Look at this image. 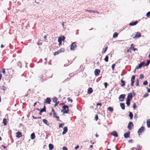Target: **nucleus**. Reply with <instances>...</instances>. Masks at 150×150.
Here are the masks:
<instances>
[{
	"mask_svg": "<svg viewBox=\"0 0 150 150\" xmlns=\"http://www.w3.org/2000/svg\"><path fill=\"white\" fill-rule=\"evenodd\" d=\"M17 66L21 68V62H17Z\"/></svg>",
	"mask_w": 150,
	"mask_h": 150,
	"instance_id": "53",
	"label": "nucleus"
},
{
	"mask_svg": "<svg viewBox=\"0 0 150 150\" xmlns=\"http://www.w3.org/2000/svg\"><path fill=\"white\" fill-rule=\"evenodd\" d=\"M116 66V65H115V64H113L112 66H111V68H112V69L113 70H114V69H115V67Z\"/></svg>",
	"mask_w": 150,
	"mask_h": 150,
	"instance_id": "46",
	"label": "nucleus"
},
{
	"mask_svg": "<svg viewBox=\"0 0 150 150\" xmlns=\"http://www.w3.org/2000/svg\"><path fill=\"white\" fill-rule=\"evenodd\" d=\"M149 96V94L148 93H145L143 96V97L144 98L147 97Z\"/></svg>",
	"mask_w": 150,
	"mask_h": 150,
	"instance_id": "45",
	"label": "nucleus"
},
{
	"mask_svg": "<svg viewBox=\"0 0 150 150\" xmlns=\"http://www.w3.org/2000/svg\"><path fill=\"white\" fill-rule=\"evenodd\" d=\"M16 137L17 138H20L22 136V133L18 131L16 133Z\"/></svg>",
	"mask_w": 150,
	"mask_h": 150,
	"instance_id": "14",
	"label": "nucleus"
},
{
	"mask_svg": "<svg viewBox=\"0 0 150 150\" xmlns=\"http://www.w3.org/2000/svg\"><path fill=\"white\" fill-rule=\"evenodd\" d=\"M64 124H65L64 123H59V128H63V126L64 125Z\"/></svg>",
	"mask_w": 150,
	"mask_h": 150,
	"instance_id": "31",
	"label": "nucleus"
},
{
	"mask_svg": "<svg viewBox=\"0 0 150 150\" xmlns=\"http://www.w3.org/2000/svg\"><path fill=\"white\" fill-rule=\"evenodd\" d=\"M132 98V93H128L126 100L129 101H131Z\"/></svg>",
	"mask_w": 150,
	"mask_h": 150,
	"instance_id": "8",
	"label": "nucleus"
},
{
	"mask_svg": "<svg viewBox=\"0 0 150 150\" xmlns=\"http://www.w3.org/2000/svg\"><path fill=\"white\" fill-rule=\"evenodd\" d=\"M69 106L67 105H64L62 107L61 112H62L63 114H67L69 113Z\"/></svg>",
	"mask_w": 150,
	"mask_h": 150,
	"instance_id": "1",
	"label": "nucleus"
},
{
	"mask_svg": "<svg viewBox=\"0 0 150 150\" xmlns=\"http://www.w3.org/2000/svg\"><path fill=\"white\" fill-rule=\"evenodd\" d=\"M134 124L132 122L130 121L129 122L127 125V128L129 130H131L132 128V127H133Z\"/></svg>",
	"mask_w": 150,
	"mask_h": 150,
	"instance_id": "5",
	"label": "nucleus"
},
{
	"mask_svg": "<svg viewBox=\"0 0 150 150\" xmlns=\"http://www.w3.org/2000/svg\"><path fill=\"white\" fill-rule=\"evenodd\" d=\"M85 11H86L90 13H93V12H94V11H93V10H88L87 9H85Z\"/></svg>",
	"mask_w": 150,
	"mask_h": 150,
	"instance_id": "49",
	"label": "nucleus"
},
{
	"mask_svg": "<svg viewBox=\"0 0 150 150\" xmlns=\"http://www.w3.org/2000/svg\"><path fill=\"white\" fill-rule=\"evenodd\" d=\"M126 103L127 106H129L130 104V101L126 100Z\"/></svg>",
	"mask_w": 150,
	"mask_h": 150,
	"instance_id": "39",
	"label": "nucleus"
},
{
	"mask_svg": "<svg viewBox=\"0 0 150 150\" xmlns=\"http://www.w3.org/2000/svg\"><path fill=\"white\" fill-rule=\"evenodd\" d=\"M62 38H58V42H59V45L60 46L62 44V40H61Z\"/></svg>",
	"mask_w": 150,
	"mask_h": 150,
	"instance_id": "28",
	"label": "nucleus"
},
{
	"mask_svg": "<svg viewBox=\"0 0 150 150\" xmlns=\"http://www.w3.org/2000/svg\"><path fill=\"white\" fill-rule=\"evenodd\" d=\"M135 76L133 75L131 77V86H134V80L135 79Z\"/></svg>",
	"mask_w": 150,
	"mask_h": 150,
	"instance_id": "10",
	"label": "nucleus"
},
{
	"mask_svg": "<svg viewBox=\"0 0 150 150\" xmlns=\"http://www.w3.org/2000/svg\"><path fill=\"white\" fill-rule=\"evenodd\" d=\"M46 107L45 105H44L43 108L42 109H40V110L41 112H46Z\"/></svg>",
	"mask_w": 150,
	"mask_h": 150,
	"instance_id": "26",
	"label": "nucleus"
},
{
	"mask_svg": "<svg viewBox=\"0 0 150 150\" xmlns=\"http://www.w3.org/2000/svg\"><path fill=\"white\" fill-rule=\"evenodd\" d=\"M32 117L34 119H40L41 118V117H35L33 115H32Z\"/></svg>",
	"mask_w": 150,
	"mask_h": 150,
	"instance_id": "43",
	"label": "nucleus"
},
{
	"mask_svg": "<svg viewBox=\"0 0 150 150\" xmlns=\"http://www.w3.org/2000/svg\"><path fill=\"white\" fill-rule=\"evenodd\" d=\"M54 103H55V104L54 105V107H55L56 106H57V105L59 104V102L57 101V102H55Z\"/></svg>",
	"mask_w": 150,
	"mask_h": 150,
	"instance_id": "55",
	"label": "nucleus"
},
{
	"mask_svg": "<svg viewBox=\"0 0 150 150\" xmlns=\"http://www.w3.org/2000/svg\"><path fill=\"white\" fill-rule=\"evenodd\" d=\"M118 33L117 32H115L113 35V38H116L118 35Z\"/></svg>",
	"mask_w": 150,
	"mask_h": 150,
	"instance_id": "32",
	"label": "nucleus"
},
{
	"mask_svg": "<svg viewBox=\"0 0 150 150\" xmlns=\"http://www.w3.org/2000/svg\"><path fill=\"white\" fill-rule=\"evenodd\" d=\"M134 47V45L133 44H132L131 45V46L130 47L129 49L132 50Z\"/></svg>",
	"mask_w": 150,
	"mask_h": 150,
	"instance_id": "54",
	"label": "nucleus"
},
{
	"mask_svg": "<svg viewBox=\"0 0 150 150\" xmlns=\"http://www.w3.org/2000/svg\"><path fill=\"white\" fill-rule=\"evenodd\" d=\"M138 118L137 115L136 113H135L134 115V118L136 120Z\"/></svg>",
	"mask_w": 150,
	"mask_h": 150,
	"instance_id": "57",
	"label": "nucleus"
},
{
	"mask_svg": "<svg viewBox=\"0 0 150 150\" xmlns=\"http://www.w3.org/2000/svg\"><path fill=\"white\" fill-rule=\"evenodd\" d=\"M108 110H109V111L112 112L113 111L114 109L112 107L109 106L107 108Z\"/></svg>",
	"mask_w": 150,
	"mask_h": 150,
	"instance_id": "27",
	"label": "nucleus"
},
{
	"mask_svg": "<svg viewBox=\"0 0 150 150\" xmlns=\"http://www.w3.org/2000/svg\"><path fill=\"white\" fill-rule=\"evenodd\" d=\"M146 89L147 90L148 93H150V88H148V87H146Z\"/></svg>",
	"mask_w": 150,
	"mask_h": 150,
	"instance_id": "64",
	"label": "nucleus"
},
{
	"mask_svg": "<svg viewBox=\"0 0 150 150\" xmlns=\"http://www.w3.org/2000/svg\"><path fill=\"white\" fill-rule=\"evenodd\" d=\"M62 149V150H68L67 147L66 146H63Z\"/></svg>",
	"mask_w": 150,
	"mask_h": 150,
	"instance_id": "63",
	"label": "nucleus"
},
{
	"mask_svg": "<svg viewBox=\"0 0 150 150\" xmlns=\"http://www.w3.org/2000/svg\"><path fill=\"white\" fill-rule=\"evenodd\" d=\"M63 131L62 133V135L65 134L68 131V128L67 127H65L63 128Z\"/></svg>",
	"mask_w": 150,
	"mask_h": 150,
	"instance_id": "15",
	"label": "nucleus"
},
{
	"mask_svg": "<svg viewBox=\"0 0 150 150\" xmlns=\"http://www.w3.org/2000/svg\"><path fill=\"white\" fill-rule=\"evenodd\" d=\"M102 103H97L96 104V106H102Z\"/></svg>",
	"mask_w": 150,
	"mask_h": 150,
	"instance_id": "59",
	"label": "nucleus"
},
{
	"mask_svg": "<svg viewBox=\"0 0 150 150\" xmlns=\"http://www.w3.org/2000/svg\"><path fill=\"white\" fill-rule=\"evenodd\" d=\"M134 149L136 150H142V148L141 147H138V148L134 147Z\"/></svg>",
	"mask_w": 150,
	"mask_h": 150,
	"instance_id": "56",
	"label": "nucleus"
},
{
	"mask_svg": "<svg viewBox=\"0 0 150 150\" xmlns=\"http://www.w3.org/2000/svg\"><path fill=\"white\" fill-rule=\"evenodd\" d=\"M98 119V115L97 114H96L95 115V117L94 118V120L96 121H97Z\"/></svg>",
	"mask_w": 150,
	"mask_h": 150,
	"instance_id": "42",
	"label": "nucleus"
},
{
	"mask_svg": "<svg viewBox=\"0 0 150 150\" xmlns=\"http://www.w3.org/2000/svg\"><path fill=\"white\" fill-rule=\"evenodd\" d=\"M55 118L57 119V121H59L61 122H62V121L59 119V116H57Z\"/></svg>",
	"mask_w": 150,
	"mask_h": 150,
	"instance_id": "50",
	"label": "nucleus"
},
{
	"mask_svg": "<svg viewBox=\"0 0 150 150\" xmlns=\"http://www.w3.org/2000/svg\"><path fill=\"white\" fill-rule=\"evenodd\" d=\"M59 53H60L59 52V51L58 50L57 51H56V52H54V53H53V54L54 56H56V55H57Z\"/></svg>",
	"mask_w": 150,
	"mask_h": 150,
	"instance_id": "44",
	"label": "nucleus"
},
{
	"mask_svg": "<svg viewBox=\"0 0 150 150\" xmlns=\"http://www.w3.org/2000/svg\"><path fill=\"white\" fill-rule=\"evenodd\" d=\"M148 82L147 80L144 81L143 83V85L144 86H146L148 84Z\"/></svg>",
	"mask_w": 150,
	"mask_h": 150,
	"instance_id": "41",
	"label": "nucleus"
},
{
	"mask_svg": "<svg viewBox=\"0 0 150 150\" xmlns=\"http://www.w3.org/2000/svg\"><path fill=\"white\" fill-rule=\"evenodd\" d=\"M121 86L122 87H124L125 85V81L123 80L122 79L121 80Z\"/></svg>",
	"mask_w": 150,
	"mask_h": 150,
	"instance_id": "21",
	"label": "nucleus"
},
{
	"mask_svg": "<svg viewBox=\"0 0 150 150\" xmlns=\"http://www.w3.org/2000/svg\"><path fill=\"white\" fill-rule=\"evenodd\" d=\"M104 84L105 86V88H107L108 85V83L106 82H105L104 83Z\"/></svg>",
	"mask_w": 150,
	"mask_h": 150,
	"instance_id": "47",
	"label": "nucleus"
},
{
	"mask_svg": "<svg viewBox=\"0 0 150 150\" xmlns=\"http://www.w3.org/2000/svg\"><path fill=\"white\" fill-rule=\"evenodd\" d=\"M108 47H106L104 49H103V50L102 52L103 54L104 53L106 52V51L108 49Z\"/></svg>",
	"mask_w": 150,
	"mask_h": 150,
	"instance_id": "35",
	"label": "nucleus"
},
{
	"mask_svg": "<svg viewBox=\"0 0 150 150\" xmlns=\"http://www.w3.org/2000/svg\"><path fill=\"white\" fill-rule=\"evenodd\" d=\"M58 51H59V52L60 53L61 52H64L65 51V50H64V48H62L60 49V50H59Z\"/></svg>",
	"mask_w": 150,
	"mask_h": 150,
	"instance_id": "37",
	"label": "nucleus"
},
{
	"mask_svg": "<svg viewBox=\"0 0 150 150\" xmlns=\"http://www.w3.org/2000/svg\"><path fill=\"white\" fill-rule=\"evenodd\" d=\"M138 23V21H136L134 22H131L129 23V25L131 26L135 25H137Z\"/></svg>",
	"mask_w": 150,
	"mask_h": 150,
	"instance_id": "13",
	"label": "nucleus"
},
{
	"mask_svg": "<svg viewBox=\"0 0 150 150\" xmlns=\"http://www.w3.org/2000/svg\"><path fill=\"white\" fill-rule=\"evenodd\" d=\"M51 101V99L49 97H47L46 99H45L44 105H45V103L50 104Z\"/></svg>",
	"mask_w": 150,
	"mask_h": 150,
	"instance_id": "7",
	"label": "nucleus"
},
{
	"mask_svg": "<svg viewBox=\"0 0 150 150\" xmlns=\"http://www.w3.org/2000/svg\"><path fill=\"white\" fill-rule=\"evenodd\" d=\"M7 120L6 118H4L3 120V123L4 124V126H6L7 125Z\"/></svg>",
	"mask_w": 150,
	"mask_h": 150,
	"instance_id": "25",
	"label": "nucleus"
},
{
	"mask_svg": "<svg viewBox=\"0 0 150 150\" xmlns=\"http://www.w3.org/2000/svg\"><path fill=\"white\" fill-rule=\"evenodd\" d=\"M132 92L133 93L132 97L136 95V93L134 92V90H133L132 91Z\"/></svg>",
	"mask_w": 150,
	"mask_h": 150,
	"instance_id": "60",
	"label": "nucleus"
},
{
	"mask_svg": "<svg viewBox=\"0 0 150 150\" xmlns=\"http://www.w3.org/2000/svg\"><path fill=\"white\" fill-rule=\"evenodd\" d=\"M57 114L56 112H54L53 113V117L55 118L57 116Z\"/></svg>",
	"mask_w": 150,
	"mask_h": 150,
	"instance_id": "58",
	"label": "nucleus"
},
{
	"mask_svg": "<svg viewBox=\"0 0 150 150\" xmlns=\"http://www.w3.org/2000/svg\"><path fill=\"white\" fill-rule=\"evenodd\" d=\"M100 72V70L98 69H95L94 72V74L96 76H98Z\"/></svg>",
	"mask_w": 150,
	"mask_h": 150,
	"instance_id": "11",
	"label": "nucleus"
},
{
	"mask_svg": "<svg viewBox=\"0 0 150 150\" xmlns=\"http://www.w3.org/2000/svg\"><path fill=\"white\" fill-rule=\"evenodd\" d=\"M120 106L122 108V109L123 110H124L125 109V104L124 103H120Z\"/></svg>",
	"mask_w": 150,
	"mask_h": 150,
	"instance_id": "19",
	"label": "nucleus"
},
{
	"mask_svg": "<svg viewBox=\"0 0 150 150\" xmlns=\"http://www.w3.org/2000/svg\"><path fill=\"white\" fill-rule=\"evenodd\" d=\"M141 36V34L139 32H137L133 38H140Z\"/></svg>",
	"mask_w": 150,
	"mask_h": 150,
	"instance_id": "17",
	"label": "nucleus"
},
{
	"mask_svg": "<svg viewBox=\"0 0 150 150\" xmlns=\"http://www.w3.org/2000/svg\"><path fill=\"white\" fill-rule=\"evenodd\" d=\"M43 122L47 126H49L50 123L48 122V121L45 119H43L42 120Z\"/></svg>",
	"mask_w": 150,
	"mask_h": 150,
	"instance_id": "18",
	"label": "nucleus"
},
{
	"mask_svg": "<svg viewBox=\"0 0 150 150\" xmlns=\"http://www.w3.org/2000/svg\"><path fill=\"white\" fill-rule=\"evenodd\" d=\"M37 47L36 46V45H32L31 47V48L32 49H33L34 50H35V49Z\"/></svg>",
	"mask_w": 150,
	"mask_h": 150,
	"instance_id": "38",
	"label": "nucleus"
},
{
	"mask_svg": "<svg viewBox=\"0 0 150 150\" xmlns=\"http://www.w3.org/2000/svg\"><path fill=\"white\" fill-rule=\"evenodd\" d=\"M109 57L108 55H107L105 56L104 60L106 62H108V61Z\"/></svg>",
	"mask_w": 150,
	"mask_h": 150,
	"instance_id": "29",
	"label": "nucleus"
},
{
	"mask_svg": "<svg viewBox=\"0 0 150 150\" xmlns=\"http://www.w3.org/2000/svg\"><path fill=\"white\" fill-rule=\"evenodd\" d=\"M129 114L128 115V116L130 118V120H132L133 119V115L132 113L130 112L129 111Z\"/></svg>",
	"mask_w": 150,
	"mask_h": 150,
	"instance_id": "20",
	"label": "nucleus"
},
{
	"mask_svg": "<svg viewBox=\"0 0 150 150\" xmlns=\"http://www.w3.org/2000/svg\"><path fill=\"white\" fill-rule=\"evenodd\" d=\"M79 146L78 145H77L75 147H74V149H75V150H77V149H79Z\"/></svg>",
	"mask_w": 150,
	"mask_h": 150,
	"instance_id": "62",
	"label": "nucleus"
},
{
	"mask_svg": "<svg viewBox=\"0 0 150 150\" xmlns=\"http://www.w3.org/2000/svg\"><path fill=\"white\" fill-rule=\"evenodd\" d=\"M125 96L126 95L125 94H121L119 97L118 99L120 101L122 102L124 100Z\"/></svg>",
	"mask_w": 150,
	"mask_h": 150,
	"instance_id": "6",
	"label": "nucleus"
},
{
	"mask_svg": "<svg viewBox=\"0 0 150 150\" xmlns=\"http://www.w3.org/2000/svg\"><path fill=\"white\" fill-rule=\"evenodd\" d=\"M130 132L128 131L124 133V137L125 138H129L130 136Z\"/></svg>",
	"mask_w": 150,
	"mask_h": 150,
	"instance_id": "9",
	"label": "nucleus"
},
{
	"mask_svg": "<svg viewBox=\"0 0 150 150\" xmlns=\"http://www.w3.org/2000/svg\"><path fill=\"white\" fill-rule=\"evenodd\" d=\"M49 148L50 150H52L54 148V145L52 144H49Z\"/></svg>",
	"mask_w": 150,
	"mask_h": 150,
	"instance_id": "22",
	"label": "nucleus"
},
{
	"mask_svg": "<svg viewBox=\"0 0 150 150\" xmlns=\"http://www.w3.org/2000/svg\"><path fill=\"white\" fill-rule=\"evenodd\" d=\"M146 125L148 128L150 127V119H148L146 121Z\"/></svg>",
	"mask_w": 150,
	"mask_h": 150,
	"instance_id": "24",
	"label": "nucleus"
},
{
	"mask_svg": "<svg viewBox=\"0 0 150 150\" xmlns=\"http://www.w3.org/2000/svg\"><path fill=\"white\" fill-rule=\"evenodd\" d=\"M35 137V134L34 132H33L30 135V138L31 139H33Z\"/></svg>",
	"mask_w": 150,
	"mask_h": 150,
	"instance_id": "23",
	"label": "nucleus"
},
{
	"mask_svg": "<svg viewBox=\"0 0 150 150\" xmlns=\"http://www.w3.org/2000/svg\"><path fill=\"white\" fill-rule=\"evenodd\" d=\"M141 64H140H140H139L138 66H137L136 67V69H139L141 68L142 67Z\"/></svg>",
	"mask_w": 150,
	"mask_h": 150,
	"instance_id": "33",
	"label": "nucleus"
},
{
	"mask_svg": "<svg viewBox=\"0 0 150 150\" xmlns=\"http://www.w3.org/2000/svg\"><path fill=\"white\" fill-rule=\"evenodd\" d=\"M76 42H74L72 43L70 46V49L71 50H75V48L76 47Z\"/></svg>",
	"mask_w": 150,
	"mask_h": 150,
	"instance_id": "4",
	"label": "nucleus"
},
{
	"mask_svg": "<svg viewBox=\"0 0 150 150\" xmlns=\"http://www.w3.org/2000/svg\"><path fill=\"white\" fill-rule=\"evenodd\" d=\"M6 89V87L4 86H2V89L4 91H5V90Z\"/></svg>",
	"mask_w": 150,
	"mask_h": 150,
	"instance_id": "61",
	"label": "nucleus"
},
{
	"mask_svg": "<svg viewBox=\"0 0 150 150\" xmlns=\"http://www.w3.org/2000/svg\"><path fill=\"white\" fill-rule=\"evenodd\" d=\"M145 130V128L144 126H141L138 129L137 133L139 136L140 135V134L142 133Z\"/></svg>",
	"mask_w": 150,
	"mask_h": 150,
	"instance_id": "3",
	"label": "nucleus"
},
{
	"mask_svg": "<svg viewBox=\"0 0 150 150\" xmlns=\"http://www.w3.org/2000/svg\"><path fill=\"white\" fill-rule=\"evenodd\" d=\"M132 107L133 108L134 110L136 109L137 107V106L135 103H134L132 105Z\"/></svg>",
	"mask_w": 150,
	"mask_h": 150,
	"instance_id": "40",
	"label": "nucleus"
},
{
	"mask_svg": "<svg viewBox=\"0 0 150 150\" xmlns=\"http://www.w3.org/2000/svg\"><path fill=\"white\" fill-rule=\"evenodd\" d=\"M110 134L111 135L113 136L116 137H117L118 136L117 132L115 131H114L112 132Z\"/></svg>",
	"mask_w": 150,
	"mask_h": 150,
	"instance_id": "12",
	"label": "nucleus"
},
{
	"mask_svg": "<svg viewBox=\"0 0 150 150\" xmlns=\"http://www.w3.org/2000/svg\"><path fill=\"white\" fill-rule=\"evenodd\" d=\"M140 64H141V65L143 67H144L145 66H148L150 64V59H149L147 60V62L146 64L145 63L144 61H142L141 62Z\"/></svg>",
	"mask_w": 150,
	"mask_h": 150,
	"instance_id": "2",
	"label": "nucleus"
},
{
	"mask_svg": "<svg viewBox=\"0 0 150 150\" xmlns=\"http://www.w3.org/2000/svg\"><path fill=\"white\" fill-rule=\"evenodd\" d=\"M139 79H137L136 80V86H139Z\"/></svg>",
	"mask_w": 150,
	"mask_h": 150,
	"instance_id": "36",
	"label": "nucleus"
},
{
	"mask_svg": "<svg viewBox=\"0 0 150 150\" xmlns=\"http://www.w3.org/2000/svg\"><path fill=\"white\" fill-rule=\"evenodd\" d=\"M42 40H41L40 39H39L38 40V42L37 43V45H41L42 44Z\"/></svg>",
	"mask_w": 150,
	"mask_h": 150,
	"instance_id": "30",
	"label": "nucleus"
},
{
	"mask_svg": "<svg viewBox=\"0 0 150 150\" xmlns=\"http://www.w3.org/2000/svg\"><path fill=\"white\" fill-rule=\"evenodd\" d=\"M52 101L54 103L57 102V98L56 97H54L52 99Z\"/></svg>",
	"mask_w": 150,
	"mask_h": 150,
	"instance_id": "34",
	"label": "nucleus"
},
{
	"mask_svg": "<svg viewBox=\"0 0 150 150\" xmlns=\"http://www.w3.org/2000/svg\"><path fill=\"white\" fill-rule=\"evenodd\" d=\"M67 100L68 102L70 101L71 103H72L73 102V100L72 99H70V98H67Z\"/></svg>",
	"mask_w": 150,
	"mask_h": 150,
	"instance_id": "52",
	"label": "nucleus"
},
{
	"mask_svg": "<svg viewBox=\"0 0 150 150\" xmlns=\"http://www.w3.org/2000/svg\"><path fill=\"white\" fill-rule=\"evenodd\" d=\"M144 76L143 74H140L139 76V79H142L144 78Z\"/></svg>",
	"mask_w": 150,
	"mask_h": 150,
	"instance_id": "51",
	"label": "nucleus"
},
{
	"mask_svg": "<svg viewBox=\"0 0 150 150\" xmlns=\"http://www.w3.org/2000/svg\"><path fill=\"white\" fill-rule=\"evenodd\" d=\"M146 16L147 17H149L150 16V11L146 13Z\"/></svg>",
	"mask_w": 150,
	"mask_h": 150,
	"instance_id": "48",
	"label": "nucleus"
},
{
	"mask_svg": "<svg viewBox=\"0 0 150 150\" xmlns=\"http://www.w3.org/2000/svg\"><path fill=\"white\" fill-rule=\"evenodd\" d=\"M93 91V90L92 88L89 87L87 90V93L88 94H90L92 93Z\"/></svg>",
	"mask_w": 150,
	"mask_h": 150,
	"instance_id": "16",
	"label": "nucleus"
}]
</instances>
